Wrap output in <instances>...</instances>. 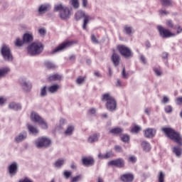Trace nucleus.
I'll return each instance as SVG.
<instances>
[{"mask_svg": "<svg viewBox=\"0 0 182 182\" xmlns=\"http://www.w3.org/2000/svg\"><path fill=\"white\" fill-rule=\"evenodd\" d=\"M109 166H116V167H123L124 166V161L122 159L112 160L108 163Z\"/></svg>", "mask_w": 182, "mask_h": 182, "instance_id": "nucleus-16", "label": "nucleus"}, {"mask_svg": "<svg viewBox=\"0 0 182 182\" xmlns=\"http://www.w3.org/2000/svg\"><path fill=\"white\" fill-rule=\"evenodd\" d=\"M44 46L39 41L33 42L27 48V52L31 56H36L41 55L43 52Z\"/></svg>", "mask_w": 182, "mask_h": 182, "instance_id": "nucleus-2", "label": "nucleus"}, {"mask_svg": "<svg viewBox=\"0 0 182 182\" xmlns=\"http://www.w3.org/2000/svg\"><path fill=\"white\" fill-rule=\"evenodd\" d=\"M31 119L32 122H36V123H39L43 118L41 117L39 114L35 112H31Z\"/></svg>", "mask_w": 182, "mask_h": 182, "instance_id": "nucleus-20", "label": "nucleus"}, {"mask_svg": "<svg viewBox=\"0 0 182 182\" xmlns=\"http://www.w3.org/2000/svg\"><path fill=\"white\" fill-rule=\"evenodd\" d=\"M82 162L83 166H85L86 167H90V166H93V164H95V159L90 156L82 157Z\"/></svg>", "mask_w": 182, "mask_h": 182, "instance_id": "nucleus-12", "label": "nucleus"}, {"mask_svg": "<svg viewBox=\"0 0 182 182\" xmlns=\"http://www.w3.org/2000/svg\"><path fill=\"white\" fill-rule=\"evenodd\" d=\"M45 65L48 69H55L56 68V65L49 61L46 62Z\"/></svg>", "mask_w": 182, "mask_h": 182, "instance_id": "nucleus-41", "label": "nucleus"}, {"mask_svg": "<svg viewBox=\"0 0 182 182\" xmlns=\"http://www.w3.org/2000/svg\"><path fill=\"white\" fill-rule=\"evenodd\" d=\"M25 43L23 41L21 40V38H17L15 41L16 46H18V48L22 46Z\"/></svg>", "mask_w": 182, "mask_h": 182, "instance_id": "nucleus-39", "label": "nucleus"}, {"mask_svg": "<svg viewBox=\"0 0 182 182\" xmlns=\"http://www.w3.org/2000/svg\"><path fill=\"white\" fill-rule=\"evenodd\" d=\"M162 6H171L173 1L171 0H160Z\"/></svg>", "mask_w": 182, "mask_h": 182, "instance_id": "nucleus-32", "label": "nucleus"}, {"mask_svg": "<svg viewBox=\"0 0 182 182\" xmlns=\"http://www.w3.org/2000/svg\"><path fill=\"white\" fill-rule=\"evenodd\" d=\"M91 40L94 43H98L99 42L96 40L95 35L91 36Z\"/></svg>", "mask_w": 182, "mask_h": 182, "instance_id": "nucleus-63", "label": "nucleus"}, {"mask_svg": "<svg viewBox=\"0 0 182 182\" xmlns=\"http://www.w3.org/2000/svg\"><path fill=\"white\" fill-rule=\"evenodd\" d=\"M48 8H49V5H41L38 9V12L40 14H43V12L48 11Z\"/></svg>", "mask_w": 182, "mask_h": 182, "instance_id": "nucleus-35", "label": "nucleus"}, {"mask_svg": "<svg viewBox=\"0 0 182 182\" xmlns=\"http://www.w3.org/2000/svg\"><path fill=\"white\" fill-rule=\"evenodd\" d=\"M109 133H112V134H122L123 133V129L120 127H117L110 129Z\"/></svg>", "mask_w": 182, "mask_h": 182, "instance_id": "nucleus-29", "label": "nucleus"}, {"mask_svg": "<svg viewBox=\"0 0 182 182\" xmlns=\"http://www.w3.org/2000/svg\"><path fill=\"white\" fill-rule=\"evenodd\" d=\"M38 124L41 125V129H48V123H46V122L43 119L38 122Z\"/></svg>", "mask_w": 182, "mask_h": 182, "instance_id": "nucleus-38", "label": "nucleus"}, {"mask_svg": "<svg viewBox=\"0 0 182 182\" xmlns=\"http://www.w3.org/2000/svg\"><path fill=\"white\" fill-rule=\"evenodd\" d=\"M164 110L166 113H171L173 112V107L171 105H167L165 107Z\"/></svg>", "mask_w": 182, "mask_h": 182, "instance_id": "nucleus-48", "label": "nucleus"}, {"mask_svg": "<svg viewBox=\"0 0 182 182\" xmlns=\"http://www.w3.org/2000/svg\"><path fill=\"white\" fill-rule=\"evenodd\" d=\"M111 60L114 66H119V65H120L122 58H120V55L119 54L114 53L111 57Z\"/></svg>", "mask_w": 182, "mask_h": 182, "instance_id": "nucleus-14", "label": "nucleus"}, {"mask_svg": "<svg viewBox=\"0 0 182 182\" xmlns=\"http://www.w3.org/2000/svg\"><path fill=\"white\" fill-rule=\"evenodd\" d=\"M172 141H175L177 144L182 146V138L181 137H171L170 138Z\"/></svg>", "mask_w": 182, "mask_h": 182, "instance_id": "nucleus-36", "label": "nucleus"}, {"mask_svg": "<svg viewBox=\"0 0 182 182\" xmlns=\"http://www.w3.org/2000/svg\"><path fill=\"white\" fill-rule=\"evenodd\" d=\"M176 105H182V97L176 98Z\"/></svg>", "mask_w": 182, "mask_h": 182, "instance_id": "nucleus-61", "label": "nucleus"}, {"mask_svg": "<svg viewBox=\"0 0 182 182\" xmlns=\"http://www.w3.org/2000/svg\"><path fill=\"white\" fill-rule=\"evenodd\" d=\"M72 43H73V42L72 41L63 43L62 44L56 47L54 50H53L51 53L53 55L55 53L62 52L63 49H66V48H69V46H72Z\"/></svg>", "mask_w": 182, "mask_h": 182, "instance_id": "nucleus-10", "label": "nucleus"}, {"mask_svg": "<svg viewBox=\"0 0 182 182\" xmlns=\"http://www.w3.org/2000/svg\"><path fill=\"white\" fill-rule=\"evenodd\" d=\"M161 131L165 133L168 137H180V133L168 127L161 128Z\"/></svg>", "mask_w": 182, "mask_h": 182, "instance_id": "nucleus-8", "label": "nucleus"}, {"mask_svg": "<svg viewBox=\"0 0 182 182\" xmlns=\"http://www.w3.org/2000/svg\"><path fill=\"white\" fill-rule=\"evenodd\" d=\"M1 52L4 60H6L7 62H12V60H14V56H12V53L11 52L9 46L4 45Z\"/></svg>", "mask_w": 182, "mask_h": 182, "instance_id": "nucleus-6", "label": "nucleus"}, {"mask_svg": "<svg viewBox=\"0 0 182 182\" xmlns=\"http://www.w3.org/2000/svg\"><path fill=\"white\" fill-rule=\"evenodd\" d=\"M121 140H122V141H123L124 143H129V141H130V138H129V137H121Z\"/></svg>", "mask_w": 182, "mask_h": 182, "instance_id": "nucleus-57", "label": "nucleus"}, {"mask_svg": "<svg viewBox=\"0 0 182 182\" xmlns=\"http://www.w3.org/2000/svg\"><path fill=\"white\" fill-rule=\"evenodd\" d=\"M122 75L124 79L129 77V73H126V69L124 68L122 69Z\"/></svg>", "mask_w": 182, "mask_h": 182, "instance_id": "nucleus-54", "label": "nucleus"}, {"mask_svg": "<svg viewBox=\"0 0 182 182\" xmlns=\"http://www.w3.org/2000/svg\"><path fill=\"white\" fill-rule=\"evenodd\" d=\"M64 164H65V159H58L55 162L54 166L57 168H60V167H62V166H63Z\"/></svg>", "mask_w": 182, "mask_h": 182, "instance_id": "nucleus-30", "label": "nucleus"}, {"mask_svg": "<svg viewBox=\"0 0 182 182\" xmlns=\"http://www.w3.org/2000/svg\"><path fill=\"white\" fill-rule=\"evenodd\" d=\"M157 133V129L154 128H148L144 130V134L145 137H154Z\"/></svg>", "mask_w": 182, "mask_h": 182, "instance_id": "nucleus-13", "label": "nucleus"}, {"mask_svg": "<svg viewBox=\"0 0 182 182\" xmlns=\"http://www.w3.org/2000/svg\"><path fill=\"white\" fill-rule=\"evenodd\" d=\"M114 150L117 151V153H123V149L119 145H116L114 146Z\"/></svg>", "mask_w": 182, "mask_h": 182, "instance_id": "nucleus-51", "label": "nucleus"}, {"mask_svg": "<svg viewBox=\"0 0 182 182\" xmlns=\"http://www.w3.org/2000/svg\"><path fill=\"white\" fill-rule=\"evenodd\" d=\"M119 53L125 58V59H130L133 56V51L129 47L123 45L117 46Z\"/></svg>", "mask_w": 182, "mask_h": 182, "instance_id": "nucleus-5", "label": "nucleus"}, {"mask_svg": "<svg viewBox=\"0 0 182 182\" xmlns=\"http://www.w3.org/2000/svg\"><path fill=\"white\" fill-rule=\"evenodd\" d=\"M129 161H131L132 163H136V157L134 156L129 157Z\"/></svg>", "mask_w": 182, "mask_h": 182, "instance_id": "nucleus-64", "label": "nucleus"}, {"mask_svg": "<svg viewBox=\"0 0 182 182\" xmlns=\"http://www.w3.org/2000/svg\"><path fill=\"white\" fill-rule=\"evenodd\" d=\"M159 14L161 15H168V11H167L166 10H160Z\"/></svg>", "mask_w": 182, "mask_h": 182, "instance_id": "nucleus-62", "label": "nucleus"}, {"mask_svg": "<svg viewBox=\"0 0 182 182\" xmlns=\"http://www.w3.org/2000/svg\"><path fill=\"white\" fill-rule=\"evenodd\" d=\"M38 33H39L40 36H45V35H46V28H39Z\"/></svg>", "mask_w": 182, "mask_h": 182, "instance_id": "nucleus-46", "label": "nucleus"}, {"mask_svg": "<svg viewBox=\"0 0 182 182\" xmlns=\"http://www.w3.org/2000/svg\"><path fill=\"white\" fill-rule=\"evenodd\" d=\"M9 72H11V70L8 68H0V79L5 77L8 75Z\"/></svg>", "mask_w": 182, "mask_h": 182, "instance_id": "nucleus-25", "label": "nucleus"}, {"mask_svg": "<svg viewBox=\"0 0 182 182\" xmlns=\"http://www.w3.org/2000/svg\"><path fill=\"white\" fill-rule=\"evenodd\" d=\"M167 26L168 28H171L172 29H177V27L174 26V24L173 23V21L171 20H168L166 22Z\"/></svg>", "mask_w": 182, "mask_h": 182, "instance_id": "nucleus-45", "label": "nucleus"}, {"mask_svg": "<svg viewBox=\"0 0 182 182\" xmlns=\"http://www.w3.org/2000/svg\"><path fill=\"white\" fill-rule=\"evenodd\" d=\"M23 140H25V137H16L15 138L14 141L16 143H22Z\"/></svg>", "mask_w": 182, "mask_h": 182, "instance_id": "nucleus-55", "label": "nucleus"}, {"mask_svg": "<svg viewBox=\"0 0 182 182\" xmlns=\"http://www.w3.org/2000/svg\"><path fill=\"white\" fill-rule=\"evenodd\" d=\"M59 87L58 85H53L48 87V90L50 93H56L59 90Z\"/></svg>", "mask_w": 182, "mask_h": 182, "instance_id": "nucleus-27", "label": "nucleus"}, {"mask_svg": "<svg viewBox=\"0 0 182 182\" xmlns=\"http://www.w3.org/2000/svg\"><path fill=\"white\" fill-rule=\"evenodd\" d=\"M154 72L156 75V76H161L163 75L161 70H160V68H154Z\"/></svg>", "mask_w": 182, "mask_h": 182, "instance_id": "nucleus-47", "label": "nucleus"}, {"mask_svg": "<svg viewBox=\"0 0 182 182\" xmlns=\"http://www.w3.org/2000/svg\"><path fill=\"white\" fill-rule=\"evenodd\" d=\"M6 102V99H5L4 97H0V105L1 106H4V104Z\"/></svg>", "mask_w": 182, "mask_h": 182, "instance_id": "nucleus-59", "label": "nucleus"}, {"mask_svg": "<svg viewBox=\"0 0 182 182\" xmlns=\"http://www.w3.org/2000/svg\"><path fill=\"white\" fill-rule=\"evenodd\" d=\"M161 103H163V105H167V103H168V102H170V98L168 96L164 95L162 97L161 100Z\"/></svg>", "mask_w": 182, "mask_h": 182, "instance_id": "nucleus-43", "label": "nucleus"}, {"mask_svg": "<svg viewBox=\"0 0 182 182\" xmlns=\"http://www.w3.org/2000/svg\"><path fill=\"white\" fill-rule=\"evenodd\" d=\"M97 158L100 160H106V155L100 152L99 154L97 155Z\"/></svg>", "mask_w": 182, "mask_h": 182, "instance_id": "nucleus-56", "label": "nucleus"}, {"mask_svg": "<svg viewBox=\"0 0 182 182\" xmlns=\"http://www.w3.org/2000/svg\"><path fill=\"white\" fill-rule=\"evenodd\" d=\"M63 124H66V119L61 118L60 119V126L55 127L56 130H62L63 129Z\"/></svg>", "mask_w": 182, "mask_h": 182, "instance_id": "nucleus-33", "label": "nucleus"}, {"mask_svg": "<svg viewBox=\"0 0 182 182\" xmlns=\"http://www.w3.org/2000/svg\"><path fill=\"white\" fill-rule=\"evenodd\" d=\"M80 178H82V176L78 175L77 176H75L72 178L71 182H77L80 181Z\"/></svg>", "mask_w": 182, "mask_h": 182, "instance_id": "nucleus-52", "label": "nucleus"}, {"mask_svg": "<svg viewBox=\"0 0 182 182\" xmlns=\"http://www.w3.org/2000/svg\"><path fill=\"white\" fill-rule=\"evenodd\" d=\"M141 147L144 151H146V152L151 149V146H150V144L145 141H142Z\"/></svg>", "mask_w": 182, "mask_h": 182, "instance_id": "nucleus-26", "label": "nucleus"}, {"mask_svg": "<svg viewBox=\"0 0 182 182\" xmlns=\"http://www.w3.org/2000/svg\"><path fill=\"white\" fill-rule=\"evenodd\" d=\"M140 60H141V61L142 62V63H144V64H146V57H144V55H140Z\"/></svg>", "mask_w": 182, "mask_h": 182, "instance_id": "nucleus-60", "label": "nucleus"}, {"mask_svg": "<svg viewBox=\"0 0 182 182\" xmlns=\"http://www.w3.org/2000/svg\"><path fill=\"white\" fill-rule=\"evenodd\" d=\"M87 143H90V144L93 143H97V141H99V138L97 137H88L87 139Z\"/></svg>", "mask_w": 182, "mask_h": 182, "instance_id": "nucleus-37", "label": "nucleus"}, {"mask_svg": "<svg viewBox=\"0 0 182 182\" xmlns=\"http://www.w3.org/2000/svg\"><path fill=\"white\" fill-rule=\"evenodd\" d=\"M19 83L25 92H30L31 89H32V84L26 78H21L19 80Z\"/></svg>", "mask_w": 182, "mask_h": 182, "instance_id": "nucleus-9", "label": "nucleus"}, {"mask_svg": "<svg viewBox=\"0 0 182 182\" xmlns=\"http://www.w3.org/2000/svg\"><path fill=\"white\" fill-rule=\"evenodd\" d=\"M173 151L176 154V157H181L182 149L178 146H174L173 148Z\"/></svg>", "mask_w": 182, "mask_h": 182, "instance_id": "nucleus-28", "label": "nucleus"}, {"mask_svg": "<svg viewBox=\"0 0 182 182\" xmlns=\"http://www.w3.org/2000/svg\"><path fill=\"white\" fill-rule=\"evenodd\" d=\"M33 143L36 149H46L52 146V140L46 137L38 138Z\"/></svg>", "mask_w": 182, "mask_h": 182, "instance_id": "nucleus-3", "label": "nucleus"}, {"mask_svg": "<svg viewBox=\"0 0 182 182\" xmlns=\"http://www.w3.org/2000/svg\"><path fill=\"white\" fill-rule=\"evenodd\" d=\"M63 176H64L65 178L68 179L72 176V172L65 171L64 173H63Z\"/></svg>", "mask_w": 182, "mask_h": 182, "instance_id": "nucleus-50", "label": "nucleus"}, {"mask_svg": "<svg viewBox=\"0 0 182 182\" xmlns=\"http://www.w3.org/2000/svg\"><path fill=\"white\" fill-rule=\"evenodd\" d=\"M62 79H63V77H62V75H60L59 74H54V75L48 77V80H50V82H55L56 80H62Z\"/></svg>", "mask_w": 182, "mask_h": 182, "instance_id": "nucleus-23", "label": "nucleus"}, {"mask_svg": "<svg viewBox=\"0 0 182 182\" xmlns=\"http://www.w3.org/2000/svg\"><path fill=\"white\" fill-rule=\"evenodd\" d=\"M67 7L66 6H64L63 4H57L55 6V11H59L60 14V12H62V11H63L65 9H66Z\"/></svg>", "mask_w": 182, "mask_h": 182, "instance_id": "nucleus-34", "label": "nucleus"}, {"mask_svg": "<svg viewBox=\"0 0 182 182\" xmlns=\"http://www.w3.org/2000/svg\"><path fill=\"white\" fill-rule=\"evenodd\" d=\"M114 156V153H113V151H108L105 154V159H112V157Z\"/></svg>", "mask_w": 182, "mask_h": 182, "instance_id": "nucleus-40", "label": "nucleus"}, {"mask_svg": "<svg viewBox=\"0 0 182 182\" xmlns=\"http://www.w3.org/2000/svg\"><path fill=\"white\" fill-rule=\"evenodd\" d=\"M102 101L106 102L105 106L109 112H114V110H116L117 107V102L110 93L104 94L102 97Z\"/></svg>", "mask_w": 182, "mask_h": 182, "instance_id": "nucleus-1", "label": "nucleus"}, {"mask_svg": "<svg viewBox=\"0 0 182 182\" xmlns=\"http://www.w3.org/2000/svg\"><path fill=\"white\" fill-rule=\"evenodd\" d=\"M27 129L30 133H32V134H38V133H39L38 128L33 127V125L31 124H27Z\"/></svg>", "mask_w": 182, "mask_h": 182, "instance_id": "nucleus-22", "label": "nucleus"}, {"mask_svg": "<svg viewBox=\"0 0 182 182\" xmlns=\"http://www.w3.org/2000/svg\"><path fill=\"white\" fill-rule=\"evenodd\" d=\"M75 19L76 21H80L82 18H84L82 28L86 30L87 28V23H89L90 21H92V17L89 15H86L85 11H78L75 13Z\"/></svg>", "mask_w": 182, "mask_h": 182, "instance_id": "nucleus-4", "label": "nucleus"}, {"mask_svg": "<svg viewBox=\"0 0 182 182\" xmlns=\"http://www.w3.org/2000/svg\"><path fill=\"white\" fill-rule=\"evenodd\" d=\"M121 180L123 182H133L134 176L132 173H125L121 176Z\"/></svg>", "mask_w": 182, "mask_h": 182, "instance_id": "nucleus-18", "label": "nucleus"}, {"mask_svg": "<svg viewBox=\"0 0 182 182\" xmlns=\"http://www.w3.org/2000/svg\"><path fill=\"white\" fill-rule=\"evenodd\" d=\"M75 132V125H68L64 132L65 136H72Z\"/></svg>", "mask_w": 182, "mask_h": 182, "instance_id": "nucleus-21", "label": "nucleus"}, {"mask_svg": "<svg viewBox=\"0 0 182 182\" xmlns=\"http://www.w3.org/2000/svg\"><path fill=\"white\" fill-rule=\"evenodd\" d=\"M83 82H85V77H78L76 80V83H77V85H82Z\"/></svg>", "mask_w": 182, "mask_h": 182, "instance_id": "nucleus-49", "label": "nucleus"}, {"mask_svg": "<svg viewBox=\"0 0 182 182\" xmlns=\"http://www.w3.org/2000/svg\"><path fill=\"white\" fill-rule=\"evenodd\" d=\"M9 109H11V110H15L16 112H18V110H21L22 109V105L19 103L16 102H10L9 104Z\"/></svg>", "mask_w": 182, "mask_h": 182, "instance_id": "nucleus-19", "label": "nucleus"}, {"mask_svg": "<svg viewBox=\"0 0 182 182\" xmlns=\"http://www.w3.org/2000/svg\"><path fill=\"white\" fill-rule=\"evenodd\" d=\"M33 41V34L31 32H28L23 36V42L24 43H31Z\"/></svg>", "mask_w": 182, "mask_h": 182, "instance_id": "nucleus-15", "label": "nucleus"}, {"mask_svg": "<svg viewBox=\"0 0 182 182\" xmlns=\"http://www.w3.org/2000/svg\"><path fill=\"white\" fill-rule=\"evenodd\" d=\"M88 113H89V114H92V115L96 114V109H95V108L90 109L88 111Z\"/></svg>", "mask_w": 182, "mask_h": 182, "instance_id": "nucleus-58", "label": "nucleus"}, {"mask_svg": "<svg viewBox=\"0 0 182 182\" xmlns=\"http://www.w3.org/2000/svg\"><path fill=\"white\" fill-rule=\"evenodd\" d=\"M157 29L161 38H171L172 36H176V34L171 33V31H169L168 29L164 28L161 26H158Z\"/></svg>", "mask_w": 182, "mask_h": 182, "instance_id": "nucleus-7", "label": "nucleus"}, {"mask_svg": "<svg viewBox=\"0 0 182 182\" xmlns=\"http://www.w3.org/2000/svg\"><path fill=\"white\" fill-rule=\"evenodd\" d=\"M124 32L127 35H133L134 33V30L133 29V27L130 26H125L124 28Z\"/></svg>", "mask_w": 182, "mask_h": 182, "instance_id": "nucleus-24", "label": "nucleus"}, {"mask_svg": "<svg viewBox=\"0 0 182 182\" xmlns=\"http://www.w3.org/2000/svg\"><path fill=\"white\" fill-rule=\"evenodd\" d=\"M71 4L75 9H77L79 8V0H71Z\"/></svg>", "mask_w": 182, "mask_h": 182, "instance_id": "nucleus-44", "label": "nucleus"}, {"mask_svg": "<svg viewBox=\"0 0 182 182\" xmlns=\"http://www.w3.org/2000/svg\"><path fill=\"white\" fill-rule=\"evenodd\" d=\"M9 173L11 177H14L18 173V164L16 162H13L9 166Z\"/></svg>", "mask_w": 182, "mask_h": 182, "instance_id": "nucleus-11", "label": "nucleus"}, {"mask_svg": "<svg viewBox=\"0 0 182 182\" xmlns=\"http://www.w3.org/2000/svg\"><path fill=\"white\" fill-rule=\"evenodd\" d=\"M48 95V92H46V86H44L41 90V97H45Z\"/></svg>", "mask_w": 182, "mask_h": 182, "instance_id": "nucleus-42", "label": "nucleus"}, {"mask_svg": "<svg viewBox=\"0 0 182 182\" xmlns=\"http://www.w3.org/2000/svg\"><path fill=\"white\" fill-rule=\"evenodd\" d=\"M141 130V127L139 125H134V127H132L130 132L134 134H137Z\"/></svg>", "mask_w": 182, "mask_h": 182, "instance_id": "nucleus-31", "label": "nucleus"}, {"mask_svg": "<svg viewBox=\"0 0 182 182\" xmlns=\"http://www.w3.org/2000/svg\"><path fill=\"white\" fill-rule=\"evenodd\" d=\"M60 18L63 20L69 19L70 18V10L66 7L64 10H62L60 13Z\"/></svg>", "mask_w": 182, "mask_h": 182, "instance_id": "nucleus-17", "label": "nucleus"}, {"mask_svg": "<svg viewBox=\"0 0 182 182\" xmlns=\"http://www.w3.org/2000/svg\"><path fill=\"white\" fill-rule=\"evenodd\" d=\"M159 182H164V173L161 171L159 176Z\"/></svg>", "mask_w": 182, "mask_h": 182, "instance_id": "nucleus-53", "label": "nucleus"}]
</instances>
